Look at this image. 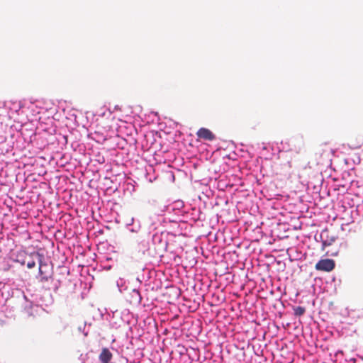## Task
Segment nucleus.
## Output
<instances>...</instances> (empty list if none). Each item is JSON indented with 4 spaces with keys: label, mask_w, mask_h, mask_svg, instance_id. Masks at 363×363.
<instances>
[{
    "label": "nucleus",
    "mask_w": 363,
    "mask_h": 363,
    "mask_svg": "<svg viewBox=\"0 0 363 363\" xmlns=\"http://www.w3.org/2000/svg\"><path fill=\"white\" fill-rule=\"evenodd\" d=\"M112 359V354L107 348H103L99 355V359L101 363H109Z\"/></svg>",
    "instance_id": "0eeeda50"
},
{
    "label": "nucleus",
    "mask_w": 363,
    "mask_h": 363,
    "mask_svg": "<svg viewBox=\"0 0 363 363\" xmlns=\"http://www.w3.org/2000/svg\"><path fill=\"white\" fill-rule=\"evenodd\" d=\"M347 145L351 149H359L363 145V137L351 136L348 138Z\"/></svg>",
    "instance_id": "39448f33"
},
{
    "label": "nucleus",
    "mask_w": 363,
    "mask_h": 363,
    "mask_svg": "<svg viewBox=\"0 0 363 363\" xmlns=\"http://www.w3.org/2000/svg\"><path fill=\"white\" fill-rule=\"evenodd\" d=\"M335 262L332 259H323L319 260L315 265L317 271L330 272L334 269Z\"/></svg>",
    "instance_id": "f03ea898"
},
{
    "label": "nucleus",
    "mask_w": 363,
    "mask_h": 363,
    "mask_svg": "<svg viewBox=\"0 0 363 363\" xmlns=\"http://www.w3.org/2000/svg\"><path fill=\"white\" fill-rule=\"evenodd\" d=\"M26 266L28 269H32L35 266V262L34 260L28 261Z\"/></svg>",
    "instance_id": "9d476101"
},
{
    "label": "nucleus",
    "mask_w": 363,
    "mask_h": 363,
    "mask_svg": "<svg viewBox=\"0 0 363 363\" xmlns=\"http://www.w3.org/2000/svg\"><path fill=\"white\" fill-rule=\"evenodd\" d=\"M155 237H156V234H154L153 236H152L153 242H155Z\"/></svg>",
    "instance_id": "f8f14e48"
},
{
    "label": "nucleus",
    "mask_w": 363,
    "mask_h": 363,
    "mask_svg": "<svg viewBox=\"0 0 363 363\" xmlns=\"http://www.w3.org/2000/svg\"><path fill=\"white\" fill-rule=\"evenodd\" d=\"M141 296L138 290L133 289L128 292L126 296V301L131 305H138L141 301Z\"/></svg>",
    "instance_id": "20e7f679"
},
{
    "label": "nucleus",
    "mask_w": 363,
    "mask_h": 363,
    "mask_svg": "<svg viewBox=\"0 0 363 363\" xmlns=\"http://www.w3.org/2000/svg\"><path fill=\"white\" fill-rule=\"evenodd\" d=\"M335 241V239L334 238H332L330 240H323V247H326V246H329L332 244L333 242Z\"/></svg>",
    "instance_id": "1a4fd4ad"
},
{
    "label": "nucleus",
    "mask_w": 363,
    "mask_h": 363,
    "mask_svg": "<svg viewBox=\"0 0 363 363\" xmlns=\"http://www.w3.org/2000/svg\"><path fill=\"white\" fill-rule=\"evenodd\" d=\"M179 296L180 291L177 286L172 285L167 286L162 292L160 304L164 305L166 308L167 305L173 304Z\"/></svg>",
    "instance_id": "f257e3e1"
},
{
    "label": "nucleus",
    "mask_w": 363,
    "mask_h": 363,
    "mask_svg": "<svg viewBox=\"0 0 363 363\" xmlns=\"http://www.w3.org/2000/svg\"><path fill=\"white\" fill-rule=\"evenodd\" d=\"M39 262V274L40 275V281L44 283L48 281L52 278L51 275L48 274L46 271L43 270V267H46L45 264H43V256L39 253L34 255Z\"/></svg>",
    "instance_id": "7ed1b4c3"
},
{
    "label": "nucleus",
    "mask_w": 363,
    "mask_h": 363,
    "mask_svg": "<svg viewBox=\"0 0 363 363\" xmlns=\"http://www.w3.org/2000/svg\"><path fill=\"white\" fill-rule=\"evenodd\" d=\"M164 313H167V311H164V313H162L161 314H164Z\"/></svg>",
    "instance_id": "4468645a"
},
{
    "label": "nucleus",
    "mask_w": 363,
    "mask_h": 363,
    "mask_svg": "<svg viewBox=\"0 0 363 363\" xmlns=\"http://www.w3.org/2000/svg\"><path fill=\"white\" fill-rule=\"evenodd\" d=\"M294 315L296 316H301L306 312V308L302 306H296L294 308Z\"/></svg>",
    "instance_id": "6e6552de"
},
{
    "label": "nucleus",
    "mask_w": 363,
    "mask_h": 363,
    "mask_svg": "<svg viewBox=\"0 0 363 363\" xmlns=\"http://www.w3.org/2000/svg\"><path fill=\"white\" fill-rule=\"evenodd\" d=\"M167 329H164V333H167Z\"/></svg>",
    "instance_id": "ddd939ff"
},
{
    "label": "nucleus",
    "mask_w": 363,
    "mask_h": 363,
    "mask_svg": "<svg viewBox=\"0 0 363 363\" xmlns=\"http://www.w3.org/2000/svg\"><path fill=\"white\" fill-rule=\"evenodd\" d=\"M165 174L167 177L172 178L173 180L174 179V174L172 172H167Z\"/></svg>",
    "instance_id": "9b49d317"
},
{
    "label": "nucleus",
    "mask_w": 363,
    "mask_h": 363,
    "mask_svg": "<svg viewBox=\"0 0 363 363\" xmlns=\"http://www.w3.org/2000/svg\"><path fill=\"white\" fill-rule=\"evenodd\" d=\"M196 135L199 138L208 141H212L216 138L215 135L209 129L206 128H200L197 131Z\"/></svg>",
    "instance_id": "423d86ee"
}]
</instances>
